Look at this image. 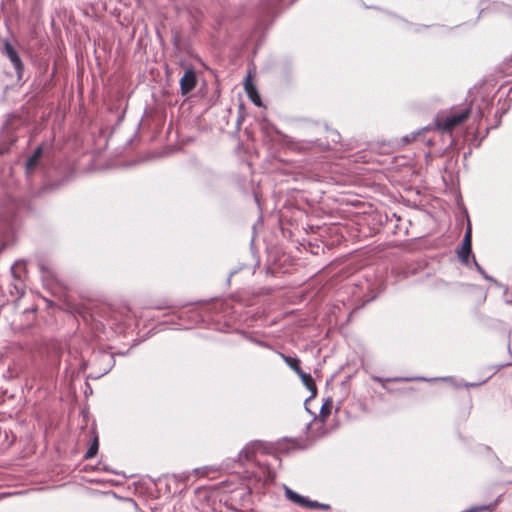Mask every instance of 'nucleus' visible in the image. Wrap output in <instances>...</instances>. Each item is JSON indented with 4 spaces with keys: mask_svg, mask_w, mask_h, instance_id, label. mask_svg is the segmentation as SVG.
<instances>
[{
    "mask_svg": "<svg viewBox=\"0 0 512 512\" xmlns=\"http://www.w3.org/2000/svg\"><path fill=\"white\" fill-rule=\"evenodd\" d=\"M276 449L278 452L283 454H288L292 450L299 449L297 446V441L292 439L283 438L279 440L276 444Z\"/></svg>",
    "mask_w": 512,
    "mask_h": 512,
    "instance_id": "cd10ccee",
    "label": "nucleus"
},
{
    "mask_svg": "<svg viewBox=\"0 0 512 512\" xmlns=\"http://www.w3.org/2000/svg\"><path fill=\"white\" fill-rule=\"evenodd\" d=\"M296 374L301 379L303 386L311 392V395L306 398V404H307L317 396V392H318L317 385L315 383L314 378L312 377V375L310 373L305 372L302 369H299V372H297Z\"/></svg>",
    "mask_w": 512,
    "mask_h": 512,
    "instance_id": "412c9836",
    "label": "nucleus"
},
{
    "mask_svg": "<svg viewBox=\"0 0 512 512\" xmlns=\"http://www.w3.org/2000/svg\"><path fill=\"white\" fill-rule=\"evenodd\" d=\"M240 301V297L231 294L229 299L225 300L218 298L211 299V301L199 300L195 303H186L181 306L157 305L155 309H169V312L165 315L175 316L184 328L203 324L207 328L221 333H236L252 344L265 349H271L272 346L267 341L256 337L255 332L235 328L231 323L230 316L235 313L232 303Z\"/></svg>",
    "mask_w": 512,
    "mask_h": 512,
    "instance_id": "f257e3e1",
    "label": "nucleus"
},
{
    "mask_svg": "<svg viewBox=\"0 0 512 512\" xmlns=\"http://www.w3.org/2000/svg\"><path fill=\"white\" fill-rule=\"evenodd\" d=\"M276 480V472L272 469H267L264 475L265 484H271Z\"/></svg>",
    "mask_w": 512,
    "mask_h": 512,
    "instance_id": "4c0bfd02",
    "label": "nucleus"
},
{
    "mask_svg": "<svg viewBox=\"0 0 512 512\" xmlns=\"http://www.w3.org/2000/svg\"><path fill=\"white\" fill-rule=\"evenodd\" d=\"M31 212L32 206L24 198L9 196L0 206V254L15 242L23 219Z\"/></svg>",
    "mask_w": 512,
    "mask_h": 512,
    "instance_id": "7ed1b4c3",
    "label": "nucleus"
},
{
    "mask_svg": "<svg viewBox=\"0 0 512 512\" xmlns=\"http://www.w3.org/2000/svg\"><path fill=\"white\" fill-rule=\"evenodd\" d=\"M180 65L184 68L183 75L179 80L180 94L186 97L197 87L199 72L193 65H188L184 61H181Z\"/></svg>",
    "mask_w": 512,
    "mask_h": 512,
    "instance_id": "2eb2a0df",
    "label": "nucleus"
},
{
    "mask_svg": "<svg viewBox=\"0 0 512 512\" xmlns=\"http://www.w3.org/2000/svg\"><path fill=\"white\" fill-rule=\"evenodd\" d=\"M430 130H431L430 125L422 127L421 129H418L417 131H414L411 134L404 135L402 137L401 141L404 145L411 144L414 140H416L417 138L424 135L425 133H427Z\"/></svg>",
    "mask_w": 512,
    "mask_h": 512,
    "instance_id": "c85d7f7f",
    "label": "nucleus"
},
{
    "mask_svg": "<svg viewBox=\"0 0 512 512\" xmlns=\"http://www.w3.org/2000/svg\"><path fill=\"white\" fill-rule=\"evenodd\" d=\"M474 266L476 271L487 281L490 282V280H492V277L491 275H489L485 270L484 268L478 263V261L476 260V257L474 258H471V267Z\"/></svg>",
    "mask_w": 512,
    "mask_h": 512,
    "instance_id": "2f4dec72",
    "label": "nucleus"
},
{
    "mask_svg": "<svg viewBox=\"0 0 512 512\" xmlns=\"http://www.w3.org/2000/svg\"><path fill=\"white\" fill-rule=\"evenodd\" d=\"M501 498H502V495H499L498 498L494 502L489 503L488 505H493V507L487 509L485 512H492V511H494L497 508V506L500 504Z\"/></svg>",
    "mask_w": 512,
    "mask_h": 512,
    "instance_id": "09e8293b",
    "label": "nucleus"
},
{
    "mask_svg": "<svg viewBox=\"0 0 512 512\" xmlns=\"http://www.w3.org/2000/svg\"><path fill=\"white\" fill-rule=\"evenodd\" d=\"M265 445L266 443L260 440L251 441L239 452L238 457L241 461H248L255 451L263 449Z\"/></svg>",
    "mask_w": 512,
    "mask_h": 512,
    "instance_id": "5701e85b",
    "label": "nucleus"
},
{
    "mask_svg": "<svg viewBox=\"0 0 512 512\" xmlns=\"http://www.w3.org/2000/svg\"><path fill=\"white\" fill-rule=\"evenodd\" d=\"M171 41L176 50H183V37L179 32H173Z\"/></svg>",
    "mask_w": 512,
    "mask_h": 512,
    "instance_id": "473e14b6",
    "label": "nucleus"
},
{
    "mask_svg": "<svg viewBox=\"0 0 512 512\" xmlns=\"http://www.w3.org/2000/svg\"><path fill=\"white\" fill-rule=\"evenodd\" d=\"M477 117L480 119L485 117L484 109L480 106H478V109H477Z\"/></svg>",
    "mask_w": 512,
    "mask_h": 512,
    "instance_id": "6e6d98bb",
    "label": "nucleus"
},
{
    "mask_svg": "<svg viewBox=\"0 0 512 512\" xmlns=\"http://www.w3.org/2000/svg\"><path fill=\"white\" fill-rule=\"evenodd\" d=\"M26 264L27 262L25 259H18L15 261V263L11 266V274L13 278H22V273H26Z\"/></svg>",
    "mask_w": 512,
    "mask_h": 512,
    "instance_id": "c756f323",
    "label": "nucleus"
},
{
    "mask_svg": "<svg viewBox=\"0 0 512 512\" xmlns=\"http://www.w3.org/2000/svg\"><path fill=\"white\" fill-rule=\"evenodd\" d=\"M90 361L83 359L79 365V372H84L89 367Z\"/></svg>",
    "mask_w": 512,
    "mask_h": 512,
    "instance_id": "8fccbe9b",
    "label": "nucleus"
},
{
    "mask_svg": "<svg viewBox=\"0 0 512 512\" xmlns=\"http://www.w3.org/2000/svg\"><path fill=\"white\" fill-rule=\"evenodd\" d=\"M235 497H237V494L235 495ZM251 497L252 495L250 490L241 491L238 495L239 501L243 507H245L248 503L251 502Z\"/></svg>",
    "mask_w": 512,
    "mask_h": 512,
    "instance_id": "72a5a7b5",
    "label": "nucleus"
},
{
    "mask_svg": "<svg viewBox=\"0 0 512 512\" xmlns=\"http://www.w3.org/2000/svg\"><path fill=\"white\" fill-rule=\"evenodd\" d=\"M373 380L377 383H379L383 389H385L387 392L392 393L393 390L388 387L389 382H411V381H429L424 376H417V377H407V376H396V377H390V378H384L380 376L373 377Z\"/></svg>",
    "mask_w": 512,
    "mask_h": 512,
    "instance_id": "6ab92c4d",
    "label": "nucleus"
},
{
    "mask_svg": "<svg viewBox=\"0 0 512 512\" xmlns=\"http://www.w3.org/2000/svg\"><path fill=\"white\" fill-rule=\"evenodd\" d=\"M285 207L308 214L309 210L314 207V201L307 196L305 191L293 189L287 194Z\"/></svg>",
    "mask_w": 512,
    "mask_h": 512,
    "instance_id": "4468645a",
    "label": "nucleus"
},
{
    "mask_svg": "<svg viewBox=\"0 0 512 512\" xmlns=\"http://www.w3.org/2000/svg\"><path fill=\"white\" fill-rule=\"evenodd\" d=\"M63 350L61 347H55L49 356V367L51 373L58 374L61 367V358Z\"/></svg>",
    "mask_w": 512,
    "mask_h": 512,
    "instance_id": "a878e982",
    "label": "nucleus"
},
{
    "mask_svg": "<svg viewBox=\"0 0 512 512\" xmlns=\"http://www.w3.org/2000/svg\"><path fill=\"white\" fill-rule=\"evenodd\" d=\"M331 139L333 142L337 143L341 139V135L337 130H331Z\"/></svg>",
    "mask_w": 512,
    "mask_h": 512,
    "instance_id": "3c124183",
    "label": "nucleus"
},
{
    "mask_svg": "<svg viewBox=\"0 0 512 512\" xmlns=\"http://www.w3.org/2000/svg\"><path fill=\"white\" fill-rule=\"evenodd\" d=\"M64 372H65L66 377H70L71 380H73L77 376V373H75L74 371L70 372V365L66 366Z\"/></svg>",
    "mask_w": 512,
    "mask_h": 512,
    "instance_id": "603ef678",
    "label": "nucleus"
},
{
    "mask_svg": "<svg viewBox=\"0 0 512 512\" xmlns=\"http://www.w3.org/2000/svg\"><path fill=\"white\" fill-rule=\"evenodd\" d=\"M508 109L509 108H505V109H502L501 111H496V113H495L496 123H495V125L489 127L490 130L498 128L501 125V119H502L503 115H505L508 112Z\"/></svg>",
    "mask_w": 512,
    "mask_h": 512,
    "instance_id": "e433bc0d",
    "label": "nucleus"
},
{
    "mask_svg": "<svg viewBox=\"0 0 512 512\" xmlns=\"http://www.w3.org/2000/svg\"><path fill=\"white\" fill-rule=\"evenodd\" d=\"M22 168L31 189L41 186L45 180L57 181L66 170L60 152L47 140L41 141L26 157Z\"/></svg>",
    "mask_w": 512,
    "mask_h": 512,
    "instance_id": "f03ea898",
    "label": "nucleus"
},
{
    "mask_svg": "<svg viewBox=\"0 0 512 512\" xmlns=\"http://www.w3.org/2000/svg\"><path fill=\"white\" fill-rule=\"evenodd\" d=\"M503 473H511L512 472V466H504V470H501Z\"/></svg>",
    "mask_w": 512,
    "mask_h": 512,
    "instance_id": "69168bd1",
    "label": "nucleus"
},
{
    "mask_svg": "<svg viewBox=\"0 0 512 512\" xmlns=\"http://www.w3.org/2000/svg\"><path fill=\"white\" fill-rule=\"evenodd\" d=\"M260 129L271 141L278 139L285 141L288 138L285 133H283L274 123L266 118L260 122Z\"/></svg>",
    "mask_w": 512,
    "mask_h": 512,
    "instance_id": "a211bd4d",
    "label": "nucleus"
},
{
    "mask_svg": "<svg viewBox=\"0 0 512 512\" xmlns=\"http://www.w3.org/2000/svg\"><path fill=\"white\" fill-rule=\"evenodd\" d=\"M482 102H483V104L485 105V108H486L487 110H490V109H491V107H492V105H493L492 101H490L489 99H485V98H483V99H482Z\"/></svg>",
    "mask_w": 512,
    "mask_h": 512,
    "instance_id": "5fc2aeb1",
    "label": "nucleus"
},
{
    "mask_svg": "<svg viewBox=\"0 0 512 512\" xmlns=\"http://www.w3.org/2000/svg\"><path fill=\"white\" fill-rule=\"evenodd\" d=\"M0 51L3 56L9 59L12 64L17 81L24 82L25 79V65L19 50L8 39H4Z\"/></svg>",
    "mask_w": 512,
    "mask_h": 512,
    "instance_id": "ddd939ff",
    "label": "nucleus"
},
{
    "mask_svg": "<svg viewBox=\"0 0 512 512\" xmlns=\"http://www.w3.org/2000/svg\"><path fill=\"white\" fill-rule=\"evenodd\" d=\"M243 85L249 100L257 107H262V97L254 81L247 76L243 81Z\"/></svg>",
    "mask_w": 512,
    "mask_h": 512,
    "instance_id": "aec40b11",
    "label": "nucleus"
},
{
    "mask_svg": "<svg viewBox=\"0 0 512 512\" xmlns=\"http://www.w3.org/2000/svg\"><path fill=\"white\" fill-rule=\"evenodd\" d=\"M69 309L74 312V313H79V308L76 307L75 305H70L69 304Z\"/></svg>",
    "mask_w": 512,
    "mask_h": 512,
    "instance_id": "e2e57ef3",
    "label": "nucleus"
},
{
    "mask_svg": "<svg viewBox=\"0 0 512 512\" xmlns=\"http://www.w3.org/2000/svg\"><path fill=\"white\" fill-rule=\"evenodd\" d=\"M333 407V399L331 397H327L324 399L323 404L320 408L319 419L322 421V425L320 427V431L317 433L316 437L324 436L327 433V428L325 427V421L331 414V409Z\"/></svg>",
    "mask_w": 512,
    "mask_h": 512,
    "instance_id": "4be33fe9",
    "label": "nucleus"
},
{
    "mask_svg": "<svg viewBox=\"0 0 512 512\" xmlns=\"http://www.w3.org/2000/svg\"><path fill=\"white\" fill-rule=\"evenodd\" d=\"M282 489L284 492L285 499L290 503L309 510H322V511H330L331 505L327 503H321L317 500H313L308 496L302 495L297 491L293 490L286 484H282Z\"/></svg>",
    "mask_w": 512,
    "mask_h": 512,
    "instance_id": "9b49d317",
    "label": "nucleus"
},
{
    "mask_svg": "<svg viewBox=\"0 0 512 512\" xmlns=\"http://www.w3.org/2000/svg\"><path fill=\"white\" fill-rule=\"evenodd\" d=\"M97 314L119 334L126 333L133 325H137L136 316L127 305H102L99 307Z\"/></svg>",
    "mask_w": 512,
    "mask_h": 512,
    "instance_id": "423d86ee",
    "label": "nucleus"
},
{
    "mask_svg": "<svg viewBox=\"0 0 512 512\" xmlns=\"http://www.w3.org/2000/svg\"><path fill=\"white\" fill-rule=\"evenodd\" d=\"M174 478L175 480L177 481H180V482H186L189 480L190 478V474L189 473H181V474H175L174 475Z\"/></svg>",
    "mask_w": 512,
    "mask_h": 512,
    "instance_id": "c03bdc74",
    "label": "nucleus"
},
{
    "mask_svg": "<svg viewBox=\"0 0 512 512\" xmlns=\"http://www.w3.org/2000/svg\"><path fill=\"white\" fill-rule=\"evenodd\" d=\"M490 282L493 283L498 288H503L504 289L503 295H507V293H508V287L507 286H505L503 283H501L500 281H498L494 277H492V280H490Z\"/></svg>",
    "mask_w": 512,
    "mask_h": 512,
    "instance_id": "37998d69",
    "label": "nucleus"
},
{
    "mask_svg": "<svg viewBox=\"0 0 512 512\" xmlns=\"http://www.w3.org/2000/svg\"><path fill=\"white\" fill-rule=\"evenodd\" d=\"M89 379L86 380L85 382V389H84V395L86 398H88L90 395L93 394V389H92V386L91 384L88 382Z\"/></svg>",
    "mask_w": 512,
    "mask_h": 512,
    "instance_id": "a18cd8bd",
    "label": "nucleus"
},
{
    "mask_svg": "<svg viewBox=\"0 0 512 512\" xmlns=\"http://www.w3.org/2000/svg\"><path fill=\"white\" fill-rule=\"evenodd\" d=\"M101 471L111 473L114 475H122L123 477L127 478L126 474L123 471H117L103 462H102V466H101Z\"/></svg>",
    "mask_w": 512,
    "mask_h": 512,
    "instance_id": "ea45409f",
    "label": "nucleus"
},
{
    "mask_svg": "<svg viewBox=\"0 0 512 512\" xmlns=\"http://www.w3.org/2000/svg\"><path fill=\"white\" fill-rule=\"evenodd\" d=\"M90 435H91V440H90V443L88 445L86 452L83 455L84 460H90V459L96 457L99 452L100 444H99V436L96 431V428H93L90 431Z\"/></svg>",
    "mask_w": 512,
    "mask_h": 512,
    "instance_id": "b1692460",
    "label": "nucleus"
},
{
    "mask_svg": "<svg viewBox=\"0 0 512 512\" xmlns=\"http://www.w3.org/2000/svg\"><path fill=\"white\" fill-rule=\"evenodd\" d=\"M26 120L17 115L10 114L0 129V175L6 172L5 156L10 152L11 147L16 143L20 131L25 128Z\"/></svg>",
    "mask_w": 512,
    "mask_h": 512,
    "instance_id": "0eeeda50",
    "label": "nucleus"
},
{
    "mask_svg": "<svg viewBox=\"0 0 512 512\" xmlns=\"http://www.w3.org/2000/svg\"><path fill=\"white\" fill-rule=\"evenodd\" d=\"M490 378H491V376H489L486 379L479 381V382H466L464 380H461V385L467 389L468 388H476V387H479V386L485 384Z\"/></svg>",
    "mask_w": 512,
    "mask_h": 512,
    "instance_id": "f704fd0d",
    "label": "nucleus"
},
{
    "mask_svg": "<svg viewBox=\"0 0 512 512\" xmlns=\"http://www.w3.org/2000/svg\"><path fill=\"white\" fill-rule=\"evenodd\" d=\"M489 131L490 128H486L485 134L481 138H479L478 131H474L469 139V144L475 148L480 147L482 141L487 137Z\"/></svg>",
    "mask_w": 512,
    "mask_h": 512,
    "instance_id": "7c9ffc66",
    "label": "nucleus"
},
{
    "mask_svg": "<svg viewBox=\"0 0 512 512\" xmlns=\"http://www.w3.org/2000/svg\"><path fill=\"white\" fill-rule=\"evenodd\" d=\"M129 352H130V349H127L126 351H118L117 353H115V356L116 355L126 356L129 354Z\"/></svg>",
    "mask_w": 512,
    "mask_h": 512,
    "instance_id": "680f3d73",
    "label": "nucleus"
},
{
    "mask_svg": "<svg viewBox=\"0 0 512 512\" xmlns=\"http://www.w3.org/2000/svg\"><path fill=\"white\" fill-rule=\"evenodd\" d=\"M119 102H120V100H117V102H115V103L111 104V105L109 106V110H110V111H114V110L116 111V110H118Z\"/></svg>",
    "mask_w": 512,
    "mask_h": 512,
    "instance_id": "13d9d810",
    "label": "nucleus"
},
{
    "mask_svg": "<svg viewBox=\"0 0 512 512\" xmlns=\"http://www.w3.org/2000/svg\"><path fill=\"white\" fill-rule=\"evenodd\" d=\"M472 111V106L466 105L463 107L454 106L436 113L433 120L434 128L442 134L449 135V146L456 143V137L452 134L453 130L462 126L470 118Z\"/></svg>",
    "mask_w": 512,
    "mask_h": 512,
    "instance_id": "39448f33",
    "label": "nucleus"
},
{
    "mask_svg": "<svg viewBox=\"0 0 512 512\" xmlns=\"http://www.w3.org/2000/svg\"><path fill=\"white\" fill-rule=\"evenodd\" d=\"M304 406H305L306 411L313 416L314 420H316L317 419L316 414L310 410V407H308V403L306 404V401L304 402Z\"/></svg>",
    "mask_w": 512,
    "mask_h": 512,
    "instance_id": "4d7b16f0",
    "label": "nucleus"
},
{
    "mask_svg": "<svg viewBox=\"0 0 512 512\" xmlns=\"http://www.w3.org/2000/svg\"><path fill=\"white\" fill-rule=\"evenodd\" d=\"M297 0H259L255 7V23L249 36V40L254 43V53L262 45L265 33L272 25L274 19L284 11L285 8L295 3Z\"/></svg>",
    "mask_w": 512,
    "mask_h": 512,
    "instance_id": "20e7f679",
    "label": "nucleus"
},
{
    "mask_svg": "<svg viewBox=\"0 0 512 512\" xmlns=\"http://www.w3.org/2000/svg\"><path fill=\"white\" fill-rule=\"evenodd\" d=\"M459 439L467 446H469V451L473 454L484 455V456H492L495 458V462L497 464V469L499 471L504 470V465L499 457L495 454L493 449L485 444L477 443L474 446H471L473 440L470 437H465L461 433L458 434Z\"/></svg>",
    "mask_w": 512,
    "mask_h": 512,
    "instance_id": "f3484780",
    "label": "nucleus"
},
{
    "mask_svg": "<svg viewBox=\"0 0 512 512\" xmlns=\"http://www.w3.org/2000/svg\"><path fill=\"white\" fill-rule=\"evenodd\" d=\"M386 289V282L382 277L365 278L355 284L352 295L355 299V307L351 313L364 308L368 303L374 301L380 293Z\"/></svg>",
    "mask_w": 512,
    "mask_h": 512,
    "instance_id": "6e6552de",
    "label": "nucleus"
},
{
    "mask_svg": "<svg viewBox=\"0 0 512 512\" xmlns=\"http://www.w3.org/2000/svg\"><path fill=\"white\" fill-rule=\"evenodd\" d=\"M404 23H406L408 26H411L413 27V32L414 33H420L422 32L424 29H427V28H430V27H435V28H438L440 30V33L441 34H449L453 28L452 27H448V26H444V25H439V24H435V25H425V24H413L411 22H409L408 20L406 19H403L401 17H399Z\"/></svg>",
    "mask_w": 512,
    "mask_h": 512,
    "instance_id": "bb28decb",
    "label": "nucleus"
},
{
    "mask_svg": "<svg viewBox=\"0 0 512 512\" xmlns=\"http://www.w3.org/2000/svg\"><path fill=\"white\" fill-rule=\"evenodd\" d=\"M472 222L467 215L466 227L461 243L456 247L455 254L459 263L467 268H471V258L475 257L472 249Z\"/></svg>",
    "mask_w": 512,
    "mask_h": 512,
    "instance_id": "f8f14e48",
    "label": "nucleus"
},
{
    "mask_svg": "<svg viewBox=\"0 0 512 512\" xmlns=\"http://www.w3.org/2000/svg\"><path fill=\"white\" fill-rule=\"evenodd\" d=\"M441 380L452 382L453 386L456 387V388L463 387L461 385V381H456V380L453 379V377H443V378H441Z\"/></svg>",
    "mask_w": 512,
    "mask_h": 512,
    "instance_id": "de8ad7c7",
    "label": "nucleus"
},
{
    "mask_svg": "<svg viewBox=\"0 0 512 512\" xmlns=\"http://www.w3.org/2000/svg\"><path fill=\"white\" fill-rule=\"evenodd\" d=\"M101 466L102 461H98V463L93 468H91V470H101Z\"/></svg>",
    "mask_w": 512,
    "mask_h": 512,
    "instance_id": "0e129e2a",
    "label": "nucleus"
},
{
    "mask_svg": "<svg viewBox=\"0 0 512 512\" xmlns=\"http://www.w3.org/2000/svg\"><path fill=\"white\" fill-rule=\"evenodd\" d=\"M243 119H244V116H242V115H239L237 118L236 127L238 130L240 129V125H241V122L243 121Z\"/></svg>",
    "mask_w": 512,
    "mask_h": 512,
    "instance_id": "bf43d9fd",
    "label": "nucleus"
},
{
    "mask_svg": "<svg viewBox=\"0 0 512 512\" xmlns=\"http://www.w3.org/2000/svg\"><path fill=\"white\" fill-rule=\"evenodd\" d=\"M506 367H512V362L501 363L496 366H493L492 368L495 370L494 371V373H495V372L500 371L501 369L506 368Z\"/></svg>",
    "mask_w": 512,
    "mask_h": 512,
    "instance_id": "49530a36",
    "label": "nucleus"
},
{
    "mask_svg": "<svg viewBox=\"0 0 512 512\" xmlns=\"http://www.w3.org/2000/svg\"><path fill=\"white\" fill-rule=\"evenodd\" d=\"M268 343L272 346V348L270 350L275 351L291 370H293L295 373H297V372H299V369H302L301 368V360L298 356H296V355L290 356V355H286L280 351H276L274 349V346L270 342H268Z\"/></svg>",
    "mask_w": 512,
    "mask_h": 512,
    "instance_id": "393cba45",
    "label": "nucleus"
},
{
    "mask_svg": "<svg viewBox=\"0 0 512 512\" xmlns=\"http://www.w3.org/2000/svg\"><path fill=\"white\" fill-rule=\"evenodd\" d=\"M243 267H244V266H241V267H239V268H236V269L231 270V271H230V273H229V276H228V278H227V283H230V280H231L232 276H234L235 274H237L241 269H243Z\"/></svg>",
    "mask_w": 512,
    "mask_h": 512,
    "instance_id": "864d4df0",
    "label": "nucleus"
},
{
    "mask_svg": "<svg viewBox=\"0 0 512 512\" xmlns=\"http://www.w3.org/2000/svg\"><path fill=\"white\" fill-rule=\"evenodd\" d=\"M115 353L109 349L100 348L94 350L91 365L94 371L86 376V379L98 380L108 374L115 366Z\"/></svg>",
    "mask_w": 512,
    "mask_h": 512,
    "instance_id": "1a4fd4ad",
    "label": "nucleus"
},
{
    "mask_svg": "<svg viewBox=\"0 0 512 512\" xmlns=\"http://www.w3.org/2000/svg\"><path fill=\"white\" fill-rule=\"evenodd\" d=\"M7 86L0 83V97L3 96L4 91L6 90Z\"/></svg>",
    "mask_w": 512,
    "mask_h": 512,
    "instance_id": "338daca9",
    "label": "nucleus"
},
{
    "mask_svg": "<svg viewBox=\"0 0 512 512\" xmlns=\"http://www.w3.org/2000/svg\"><path fill=\"white\" fill-rule=\"evenodd\" d=\"M504 297H505V303H506V304H512V294H511V295H509V294L507 293V295H504Z\"/></svg>",
    "mask_w": 512,
    "mask_h": 512,
    "instance_id": "052dcab7",
    "label": "nucleus"
},
{
    "mask_svg": "<svg viewBox=\"0 0 512 512\" xmlns=\"http://www.w3.org/2000/svg\"><path fill=\"white\" fill-rule=\"evenodd\" d=\"M353 274V268L348 263H331L327 267L326 282L336 285L340 281L349 278Z\"/></svg>",
    "mask_w": 512,
    "mask_h": 512,
    "instance_id": "dca6fc26",
    "label": "nucleus"
},
{
    "mask_svg": "<svg viewBox=\"0 0 512 512\" xmlns=\"http://www.w3.org/2000/svg\"><path fill=\"white\" fill-rule=\"evenodd\" d=\"M235 512H255L254 510L250 509V510H246V511H241V510H238L236 508H232Z\"/></svg>",
    "mask_w": 512,
    "mask_h": 512,
    "instance_id": "774afa93",
    "label": "nucleus"
},
{
    "mask_svg": "<svg viewBox=\"0 0 512 512\" xmlns=\"http://www.w3.org/2000/svg\"><path fill=\"white\" fill-rule=\"evenodd\" d=\"M492 507H493V505H474L462 512H484L487 509L492 508Z\"/></svg>",
    "mask_w": 512,
    "mask_h": 512,
    "instance_id": "58836bf2",
    "label": "nucleus"
},
{
    "mask_svg": "<svg viewBox=\"0 0 512 512\" xmlns=\"http://www.w3.org/2000/svg\"><path fill=\"white\" fill-rule=\"evenodd\" d=\"M127 105H128V102H126L125 107L117 115V121H116V124H115L116 126H119L123 122V120L125 118V115H126Z\"/></svg>",
    "mask_w": 512,
    "mask_h": 512,
    "instance_id": "79ce46f5",
    "label": "nucleus"
},
{
    "mask_svg": "<svg viewBox=\"0 0 512 512\" xmlns=\"http://www.w3.org/2000/svg\"><path fill=\"white\" fill-rule=\"evenodd\" d=\"M38 268L41 273L43 287L56 297L65 296L67 287L58 277L57 273L43 262L38 263Z\"/></svg>",
    "mask_w": 512,
    "mask_h": 512,
    "instance_id": "9d476101",
    "label": "nucleus"
},
{
    "mask_svg": "<svg viewBox=\"0 0 512 512\" xmlns=\"http://www.w3.org/2000/svg\"><path fill=\"white\" fill-rule=\"evenodd\" d=\"M202 176L207 180L213 181L217 175L212 169L206 168L202 170Z\"/></svg>",
    "mask_w": 512,
    "mask_h": 512,
    "instance_id": "a19ab883",
    "label": "nucleus"
},
{
    "mask_svg": "<svg viewBox=\"0 0 512 512\" xmlns=\"http://www.w3.org/2000/svg\"><path fill=\"white\" fill-rule=\"evenodd\" d=\"M158 325L159 326H164L165 328L168 325L179 326L176 329H181L182 328V323L179 320H177V318L175 316H172V318L169 319V320L160 322Z\"/></svg>",
    "mask_w": 512,
    "mask_h": 512,
    "instance_id": "c9c22d12",
    "label": "nucleus"
}]
</instances>
